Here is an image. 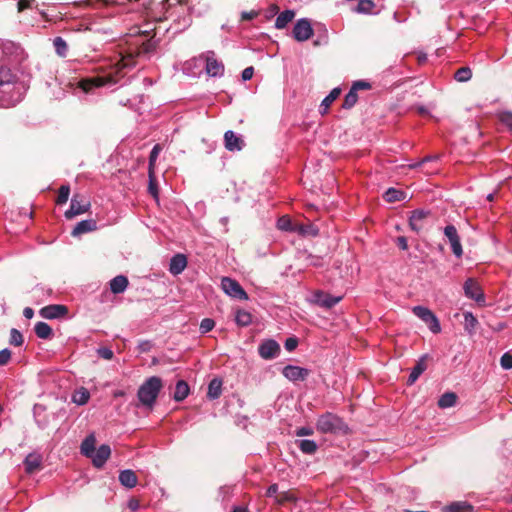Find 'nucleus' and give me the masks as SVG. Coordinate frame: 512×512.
Instances as JSON below:
<instances>
[{
  "label": "nucleus",
  "mask_w": 512,
  "mask_h": 512,
  "mask_svg": "<svg viewBox=\"0 0 512 512\" xmlns=\"http://www.w3.org/2000/svg\"><path fill=\"white\" fill-rule=\"evenodd\" d=\"M162 388V380L157 376L148 378L138 389L137 397L140 403L152 408Z\"/></svg>",
  "instance_id": "obj_1"
},
{
  "label": "nucleus",
  "mask_w": 512,
  "mask_h": 512,
  "mask_svg": "<svg viewBox=\"0 0 512 512\" xmlns=\"http://www.w3.org/2000/svg\"><path fill=\"white\" fill-rule=\"evenodd\" d=\"M348 427L336 415L326 413L322 415V433H330L334 435H345Z\"/></svg>",
  "instance_id": "obj_2"
},
{
  "label": "nucleus",
  "mask_w": 512,
  "mask_h": 512,
  "mask_svg": "<svg viewBox=\"0 0 512 512\" xmlns=\"http://www.w3.org/2000/svg\"><path fill=\"white\" fill-rule=\"evenodd\" d=\"M291 34L297 42L309 40L314 34L311 21L308 18H301L297 20L293 26Z\"/></svg>",
  "instance_id": "obj_3"
},
{
  "label": "nucleus",
  "mask_w": 512,
  "mask_h": 512,
  "mask_svg": "<svg viewBox=\"0 0 512 512\" xmlns=\"http://www.w3.org/2000/svg\"><path fill=\"white\" fill-rule=\"evenodd\" d=\"M117 80L112 77L111 75H104V76H93L91 78H85L82 79L79 82V87L82 89L83 92L88 93L91 92L94 88L103 87L106 85H112L115 84Z\"/></svg>",
  "instance_id": "obj_4"
},
{
  "label": "nucleus",
  "mask_w": 512,
  "mask_h": 512,
  "mask_svg": "<svg viewBox=\"0 0 512 512\" xmlns=\"http://www.w3.org/2000/svg\"><path fill=\"white\" fill-rule=\"evenodd\" d=\"M412 311L418 318L428 325L431 332L436 334L441 331L439 320L430 309L423 306H415Z\"/></svg>",
  "instance_id": "obj_5"
},
{
  "label": "nucleus",
  "mask_w": 512,
  "mask_h": 512,
  "mask_svg": "<svg viewBox=\"0 0 512 512\" xmlns=\"http://www.w3.org/2000/svg\"><path fill=\"white\" fill-rule=\"evenodd\" d=\"M221 288L230 297L237 298L240 300H247L248 294L241 287V285L234 279L229 277H223L221 280Z\"/></svg>",
  "instance_id": "obj_6"
},
{
  "label": "nucleus",
  "mask_w": 512,
  "mask_h": 512,
  "mask_svg": "<svg viewBox=\"0 0 512 512\" xmlns=\"http://www.w3.org/2000/svg\"><path fill=\"white\" fill-rule=\"evenodd\" d=\"M444 235L449 240L453 254L460 258L463 254V249L456 227L454 225H447L444 228Z\"/></svg>",
  "instance_id": "obj_7"
},
{
  "label": "nucleus",
  "mask_w": 512,
  "mask_h": 512,
  "mask_svg": "<svg viewBox=\"0 0 512 512\" xmlns=\"http://www.w3.org/2000/svg\"><path fill=\"white\" fill-rule=\"evenodd\" d=\"M206 73L211 77H221L224 74V65L215 58L213 51L206 53Z\"/></svg>",
  "instance_id": "obj_8"
},
{
  "label": "nucleus",
  "mask_w": 512,
  "mask_h": 512,
  "mask_svg": "<svg viewBox=\"0 0 512 512\" xmlns=\"http://www.w3.org/2000/svg\"><path fill=\"white\" fill-rule=\"evenodd\" d=\"M258 353L265 360L273 359L280 353V345L273 339L265 340L259 345Z\"/></svg>",
  "instance_id": "obj_9"
},
{
  "label": "nucleus",
  "mask_w": 512,
  "mask_h": 512,
  "mask_svg": "<svg viewBox=\"0 0 512 512\" xmlns=\"http://www.w3.org/2000/svg\"><path fill=\"white\" fill-rule=\"evenodd\" d=\"M431 216V212L428 210L417 209L411 213L409 218V225L415 232H420L426 223V220Z\"/></svg>",
  "instance_id": "obj_10"
},
{
  "label": "nucleus",
  "mask_w": 512,
  "mask_h": 512,
  "mask_svg": "<svg viewBox=\"0 0 512 512\" xmlns=\"http://www.w3.org/2000/svg\"><path fill=\"white\" fill-rule=\"evenodd\" d=\"M463 289L466 297L473 299L478 303L485 302L484 294L479 284L474 279H467L464 283Z\"/></svg>",
  "instance_id": "obj_11"
},
{
  "label": "nucleus",
  "mask_w": 512,
  "mask_h": 512,
  "mask_svg": "<svg viewBox=\"0 0 512 512\" xmlns=\"http://www.w3.org/2000/svg\"><path fill=\"white\" fill-rule=\"evenodd\" d=\"M282 374L285 378L292 382L303 381L309 374V371L305 368L294 366V365H286L282 369Z\"/></svg>",
  "instance_id": "obj_12"
},
{
  "label": "nucleus",
  "mask_w": 512,
  "mask_h": 512,
  "mask_svg": "<svg viewBox=\"0 0 512 512\" xmlns=\"http://www.w3.org/2000/svg\"><path fill=\"white\" fill-rule=\"evenodd\" d=\"M90 206V203L87 201H80L74 196L71 199L70 208L65 212V217L67 219H72L77 215L85 213Z\"/></svg>",
  "instance_id": "obj_13"
},
{
  "label": "nucleus",
  "mask_w": 512,
  "mask_h": 512,
  "mask_svg": "<svg viewBox=\"0 0 512 512\" xmlns=\"http://www.w3.org/2000/svg\"><path fill=\"white\" fill-rule=\"evenodd\" d=\"M111 454V449L108 445L102 444L98 449L91 454L89 457L95 467H102Z\"/></svg>",
  "instance_id": "obj_14"
},
{
  "label": "nucleus",
  "mask_w": 512,
  "mask_h": 512,
  "mask_svg": "<svg viewBox=\"0 0 512 512\" xmlns=\"http://www.w3.org/2000/svg\"><path fill=\"white\" fill-rule=\"evenodd\" d=\"M224 145L228 151H240L243 148V139L236 135L232 130L224 134Z\"/></svg>",
  "instance_id": "obj_15"
},
{
  "label": "nucleus",
  "mask_w": 512,
  "mask_h": 512,
  "mask_svg": "<svg viewBox=\"0 0 512 512\" xmlns=\"http://www.w3.org/2000/svg\"><path fill=\"white\" fill-rule=\"evenodd\" d=\"M67 307L64 305H48L40 310V315L45 319H56L67 313Z\"/></svg>",
  "instance_id": "obj_16"
},
{
  "label": "nucleus",
  "mask_w": 512,
  "mask_h": 512,
  "mask_svg": "<svg viewBox=\"0 0 512 512\" xmlns=\"http://www.w3.org/2000/svg\"><path fill=\"white\" fill-rule=\"evenodd\" d=\"M187 266V258L184 254L174 255L169 264V271L172 275L181 274Z\"/></svg>",
  "instance_id": "obj_17"
},
{
  "label": "nucleus",
  "mask_w": 512,
  "mask_h": 512,
  "mask_svg": "<svg viewBox=\"0 0 512 512\" xmlns=\"http://www.w3.org/2000/svg\"><path fill=\"white\" fill-rule=\"evenodd\" d=\"M42 463V457L38 453H30L28 454L24 459V467L25 471L28 474L34 473L36 470H38L41 467Z\"/></svg>",
  "instance_id": "obj_18"
},
{
  "label": "nucleus",
  "mask_w": 512,
  "mask_h": 512,
  "mask_svg": "<svg viewBox=\"0 0 512 512\" xmlns=\"http://www.w3.org/2000/svg\"><path fill=\"white\" fill-rule=\"evenodd\" d=\"M427 358L428 355H423L416 363V365L413 367L408 380L407 384L412 385L416 382V380L420 377V375L427 369Z\"/></svg>",
  "instance_id": "obj_19"
},
{
  "label": "nucleus",
  "mask_w": 512,
  "mask_h": 512,
  "mask_svg": "<svg viewBox=\"0 0 512 512\" xmlns=\"http://www.w3.org/2000/svg\"><path fill=\"white\" fill-rule=\"evenodd\" d=\"M96 228H97V223L95 220H93V219L82 220V221L78 222L76 224V226L73 228L72 235L74 237H77L84 233L94 231V230H96Z\"/></svg>",
  "instance_id": "obj_20"
},
{
  "label": "nucleus",
  "mask_w": 512,
  "mask_h": 512,
  "mask_svg": "<svg viewBox=\"0 0 512 512\" xmlns=\"http://www.w3.org/2000/svg\"><path fill=\"white\" fill-rule=\"evenodd\" d=\"M110 290L114 294L123 293L129 284L128 278L124 275H118L110 281Z\"/></svg>",
  "instance_id": "obj_21"
},
{
  "label": "nucleus",
  "mask_w": 512,
  "mask_h": 512,
  "mask_svg": "<svg viewBox=\"0 0 512 512\" xmlns=\"http://www.w3.org/2000/svg\"><path fill=\"white\" fill-rule=\"evenodd\" d=\"M120 483L126 488H134L137 485V476L130 469L122 470L119 474Z\"/></svg>",
  "instance_id": "obj_22"
},
{
  "label": "nucleus",
  "mask_w": 512,
  "mask_h": 512,
  "mask_svg": "<svg viewBox=\"0 0 512 512\" xmlns=\"http://www.w3.org/2000/svg\"><path fill=\"white\" fill-rule=\"evenodd\" d=\"M295 11L291 9H287L283 12H281L276 20H275V28L276 29H284L287 27V25L292 22V20L295 18Z\"/></svg>",
  "instance_id": "obj_23"
},
{
  "label": "nucleus",
  "mask_w": 512,
  "mask_h": 512,
  "mask_svg": "<svg viewBox=\"0 0 512 512\" xmlns=\"http://www.w3.org/2000/svg\"><path fill=\"white\" fill-rule=\"evenodd\" d=\"M295 233L298 235L307 237V236H317L318 228L311 222L308 223H297Z\"/></svg>",
  "instance_id": "obj_24"
},
{
  "label": "nucleus",
  "mask_w": 512,
  "mask_h": 512,
  "mask_svg": "<svg viewBox=\"0 0 512 512\" xmlns=\"http://www.w3.org/2000/svg\"><path fill=\"white\" fill-rule=\"evenodd\" d=\"M189 386L184 380H179L176 383L173 399L177 402L183 401L189 394Z\"/></svg>",
  "instance_id": "obj_25"
},
{
  "label": "nucleus",
  "mask_w": 512,
  "mask_h": 512,
  "mask_svg": "<svg viewBox=\"0 0 512 512\" xmlns=\"http://www.w3.org/2000/svg\"><path fill=\"white\" fill-rule=\"evenodd\" d=\"M298 221L292 220L289 216L284 215L277 221V228L282 231L295 233Z\"/></svg>",
  "instance_id": "obj_26"
},
{
  "label": "nucleus",
  "mask_w": 512,
  "mask_h": 512,
  "mask_svg": "<svg viewBox=\"0 0 512 512\" xmlns=\"http://www.w3.org/2000/svg\"><path fill=\"white\" fill-rule=\"evenodd\" d=\"M95 444L96 438L94 434L88 435L81 444V453L89 458L96 449Z\"/></svg>",
  "instance_id": "obj_27"
},
{
  "label": "nucleus",
  "mask_w": 512,
  "mask_h": 512,
  "mask_svg": "<svg viewBox=\"0 0 512 512\" xmlns=\"http://www.w3.org/2000/svg\"><path fill=\"white\" fill-rule=\"evenodd\" d=\"M222 392V381L220 379L214 378L210 381L208 385L207 396L209 399H217L220 397Z\"/></svg>",
  "instance_id": "obj_28"
},
{
  "label": "nucleus",
  "mask_w": 512,
  "mask_h": 512,
  "mask_svg": "<svg viewBox=\"0 0 512 512\" xmlns=\"http://www.w3.org/2000/svg\"><path fill=\"white\" fill-rule=\"evenodd\" d=\"M445 512H472L473 506L465 501L453 502L444 509Z\"/></svg>",
  "instance_id": "obj_29"
},
{
  "label": "nucleus",
  "mask_w": 512,
  "mask_h": 512,
  "mask_svg": "<svg viewBox=\"0 0 512 512\" xmlns=\"http://www.w3.org/2000/svg\"><path fill=\"white\" fill-rule=\"evenodd\" d=\"M343 296H344L343 293H340L335 296H331L328 293H325L324 291H322V309L332 308L335 304H337L338 302H340L343 299Z\"/></svg>",
  "instance_id": "obj_30"
},
{
  "label": "nucleus",
  "mask_w": 512,
  "mask_h": 512,
  "mask_svg": "<svg viewBox=\"0 0 512 512\" xmlns=\"http://www.w3.org/2000/svg\"><path fill=\"white\" fill-rule=\"evenodd\" d=\"M34 331L41 339H48L52 336V329L46 322H37L35 324Z\"/></svg>",
  "instance_id": "obj_31"
},
{
  "label": "nucleus",
  "mask_w": 512,
  "mask_h": 512,
  "mask_svg": "<svg viewBox=\"0 0 512 512\" xmlns=\"http://www.w3.org/2000/svg\"><path fill=\"white\" fill-rule=\"evenodd\" d=\"M89 399L90 393L84 387H81L80 389L76 390L72 395V401L77 405H85L89 401Z\"/></svg>",
  "instance_id": "obj_32"
},
{
  "label": "nucleus",
  "mask_w": 512,
  "mask_h": 512,
  "mask_svg": "<svg viewBox=\"0 0 512 512\" xmlns=\"http://www.w3.org/2000/svg\"><path fill=\"white\" fill-rule=\"evenodd\" d=\"M383 197L387 202L393 203V202L404 200L406 195H405V192H403L401 190H398L395 188H389L384 193Z\"/></svg>",
  "instance_id": "obj_33"
},
{
  "label": "nucleus",
  "mask_w": 512,
  "mask_h": 512,
  "mask_svg": "<svg viewBox=\"0 0 512 512\" xmlns=\"http://www.w3.org/2000/svg\"><path fill=\"white\" fill-rule=\"evenodd\" d=\"M457 395L454 392L444 393L438 400V406L440 408H449L456 404Z\"/></svg>",
  "instance_id": "obj_34"
},
{
  "label": "nucleus",
  "mask_w": 512,
  "mask_h": 512,
  "mask_svg": "<svg viewBox=\"0 0 512 512\" xmlns=\"http://www.w3.org/2000/svg\"><path fill=\"white\" fill-rule=\"evenodd\" d=\"M296 444L299 449L305 454H313L317 450V444L313 440H296Z\"/></svg>",
  "instance_id": "obj_35"
},
{
  "label": "nucleus",
  "mask_w": 512,
  "mask_h": 512,
  "mask_svg": "<svg viewBox=\"0 0 512 512\" xmlns=\"http://www.w3.org/2000/svg\"><path fill=\"white\" fill-rule=\"evenodd\" d=\"M235 321L240 326H248L252 322V315L246 310H237Z\"/></svg>",
  "instance_id": "obj_36"
},
{
  "label": "nucleus",
  "mask_w": 512,
  "mask_h": 512,
  "mask_svg": "<svg viewBox=\"0 0 512 512\" xmlns=\"http://www.w3.org/2000/svg\"><path fill=\"white\" fill-rule=\"evenodd\" d=\"M53 45H54L56 53L59 56H61V57H65L66 56L67 50H68V45H67L66 41L62 37H56L53 40Z\"/></svg>",
  "instance_id": "obj_37"
},
{
  "label": "nucleus",
  "mask_w": 512,
  "mask_h": 512,
  "mask_svg": "<svg viewBox=\"0 0 512 512\" xmlns=\"http://www.w3.org/2000/svg\"><path fill=\"white\" fill-rule=\"evenodd\" d=\"M358 101V94L352 88L345 95L342 107L345 109H351Z\"/></svg>",
  "instance_id": "obj_38"
},
{
  "label": "nucleus",
  "mask_w": 512,
  "mask_h": 512,
  "mask_svg": "<svg viewBox=\"0 0 512 512\" xmlns=\"http://www.w3.org/2000/svg\"><path fill=\"white\" fill-rule=\"evenodd\" d=\"M463 316H464L465 329L469 333H472L474 331L476 325L478 324L476 317L471 312H465L463 314Z\"/></svg>",
  "instance_id": "obj_39"
},
{
  "label": "nucleus",
  "mask_w": 512,
  "mask_h": 512,
  "mask_svg": "<svg viewBox=\"0 0 512 512\" xmlns=\"http://www.w3.org/2000/svg\"><path fill=\"white\" fill-rule=\"evenodd\" d=\"M472 77V71L469 67H462L455 72L454 78L458 82H467Z\"/></svg>",
  "instance_id": "obj_40"
},
{
  "label": "nucleus",
  "mask_w": 512,
  "mask_h": 512,
  "mask_svg": "<svg viewBox=\"0 0 512 512\" xmlns=\"http://www.w3.org/2000/svg\"><path fill=\"white\" fill-rule=\"evenodd\" d=\"M374 3L372 0H359L356 8H355V11L357 13H370L372 11V9L374 8Z\"/></svg>",
  "instance_id": "obj_41"
},
{
  "label": "nucleus",
  "mask_w": 512,
  "mask_h": 512,
  "mask_svg": "<svg viewBox=\"0 0 512 512\" xmlns=\"http://www.w3.org/2000/svg\"><path fill=\"white\" fill-rule=\"evenodd\" d=\"M69 195H70V187L67 186V185H62L59 188V192H58L56 203L58 205L65 204L68 201Z\"/></svg>",
  "instance_id": "obj_42"
},
{
  "label": "nucleus",
  "mask_w": 512,
  "mask_h": 512,
  "mask_svg": "<svg viewBox=\"0 0 512 512\" xmlns=\"http://www.w3.org/2000/svg\"><path fill=\"white\" fill-rule=\"evenodd\" d=\"M23 341L21 332L15 328L11 329L9 343L14 346H21Z\"/></svg>",
  "instance_id": "obj_43"
},
{
  "label": "nucleus",
  "mask_w": 512,
  "mask_h": 512,
  "mask_svg": "<svg viewBox=\"0 0 512 512\" xmlns=\"http://www.w3.org/2000/svg\"><path fill=\"white\" fill-rule=\"evenodd\" d=\"M341 93V88L339 87H336L334 88L329 95H327L323 100H322V105H324L326 108H328L340 95Z\"/></svg>",
  "instance_id": "obj_44"
},
{
  "label": "nucleus",
  "mask_w": 512,
  "mask_h": 512,
  "mask_svg": "<svg viewBox=\"0 0 512 512\" xmlns=\"http://www.w3.org/2000/svg\"><path fill=\"white\" fill-rule=\"evenodd\" d=\"M215 326V322L213 319L204 318L200 323V331L202 333H207L211 331Z\"/></svg>",
  "instance_id": "obj_45"
},
{
  "label": "nucleus",
  "mask_w": 512,
  "mask_h": 512,
  "mask_svg": "<svg viewBox=\"0 0 512 512\" xmlns=\"http://www.w3.org/2000/svg\"><path fill=\"white\" fill-rule=\"evenodd\" d=\"M500 364L505 370L512 369V355L508 352L504 353L500 359Z\"/></svg>",
  "instance_id": "obj_46"
},
{
  "label": "nucleus",
  "mask_w": 512,
  "mask_h": 512,
  "mask_svg": "<svg viewBox=\"0 0 512 512\" xmlns=\"http://www.w3.org/2000/svg\"><path fill=\"white\" fill-rule=\"evenodd\" d=\"M351 88L355 92H358L359 90H369L371 88V84L364 80H358L352 84Z\"/></svg>",
  "instance_id": "obj_47"
},
{
  "label": "nucleus",
  "mask_w": 512,
  "mask_h": 512,
  "mask_svg": "<svg viewBox=\"0 0 512 512\" xmlns=\"http://www.w3.org/2000/svg\"><path fill=\"white\" fill-rule=\"evenodd\" d=\"M97 354L99 355V357H101L105 360H111L114 355L113 351L108 347H100L97 350Z\"/></svg>",
  "instance_id": "obj_48"
},
{
  "label": "nucleus",
  "mask_w": 512,
  "mask_h": 512,
  "mask_svg": "<svg viewBox=\"0 0 512 512\" xmlns=\"http://www.w3.org/2000/svg\"><path fill=\"white\" fill-rule=\"evenodd\" d=\"M298 346V339L296 337H289L284 343V347L288 352H292Z\"/></svg>",
  "instance_id": "obj_49"
},
{
  "label": "nucleus",
  "mask_w": 512,
  "mask_h": 512,
  "mask_svg": "<svg viewBox=\"0 0 512 512\" xmlns=\"http://www.w3.org/2000/svg\"><path fill=\"white\" fill-rule=\"evenodd\" d=\"M161 148H160V145L159 144H156L151 152H150V156H149V167L151 168L154 164V162L156 161L158 155H159V152H160Z\"/></svg>",
  "instance_id": "obj_50"
},
{
  "label": "nucleus",
  "mask_w": 512,
  "mask_h": 512,
  "mask_svg": "<svg viewBox=\"0 0 512 512\" xmlns=\"http://www.w3.org/2000/svg\"><path fill=\"white\" fill-rule=\"evenodd\" d=\"M11 359V351L8 348L0 351V365H6Z\"/></svg>",
  "instance_id": "obj_51"
},
{
  "label": "nucleus",
  "mask_w": 512,
  "mask_h": 512,
  "mask_svg": "<svg viewBox=\"0 0 512 512\" xmlns=\"http://www.w3.org/2000/svg\"><path fill=\"white\" fill-rule=\"evenodd\" d=\"M149 192H150V194H151L153 197L157 198V196H158V190H157V186H156V184H155V182H154V179H153V176H152V172H151V171H150V173H149Z\"/></svg>",
  "instance_id": "obj_52"
},
{
  "label": "nucleus",
  "mask_w": 512,
  "mask_h": 512,
  "mask_svg": "<svg viewBox=\"0 0 512 512\" xmlns=\"http://www.w3.org/2000/svg\"><path fill=\"white\" fill-rule=\"evenodd\" d=\"M12 75L8 70L1 69L0 70V85L9 83L11 81Z\"/></svg>",
  "instance_id": "obj_53"
},
{
  "label": "nucleus",
  "mask_w": 512,
  "mask_h": 512,
  "mask_svg": "<svg viewBox=\"0 0 512 512\" xmlns=\"http://www.w3.org/2000/svg\"><path fill=\"white\" fill-rule=\"evenodd\" d=\"M254 75V68L252 66L245 68L242 71L241 77L243 81L250 80Z\"/></svg>",
  "instance_id": "obj_54"
},
{
  "label": "nucleus",
  "mask_w": 512,
  "mask_h": 512,
  "mask_svg": "<svg viewBox=\"0 0 512 512\" xmlns=\"http://www.w3.org/2000/svg\"><path fill=\"white\" fill-rule=\"evenodd\" d=\"M501 121L507 126L509 127L510 129H512V113H504L502 116H501Z\"/></svg>",
  "instance_id": "obj_55"
},
{
  "label": "nucleus",
  "mask_w": 512,
  "mask_h": 512,
  "mask_svg": "<svg viewBox=\"0 0 512 512\" xmlns=\"http://www.w3.org/2000/svg\"><path fill=\"white\" fill-rule=\"evenodd\" d=\"M439 157L436 155V156H427L425 158H423L420 162L418 163H415L413 165H410L411 168H417V167H420L422 165H424L425 163H427L428 161H431V160H437Z\"/></svg>",
  "instance_id": "obj_56"
},
{
  "label": "nucleus",
  "mask_w": 512,
  "mask_h": 512,
  "mask_svg": "<svg viewBox=\"0 0 512 512\" xmlns=\"http://www.w3.org/2000/svg\"><path fill=\"white\" fill-rule=\"evenodd\" d=\"M397 245L402 250L408 249L407 239L404 236H400L397 238Z\"/></svg>",
  "instance_id": "obj_57"
},
{
  "label": "nucleus",
  "mask_w": 512,
  "mask_h": 512,
  "mask_svg": "<svg viewBox=\"0 0 512 512\" xmlns=\"http://www.w3.org/2000/svg\"><path fill=\"white\" fill-rule=\"evenodd\" d=\"M258 16V12L257 11H249V12H243L242 13V19L243 20H252L254 19L255 17Z\"/></svg>",
  "instance_id": "obj_58"
},
{
  "label": "nucleus",
  "mask_w": 512,
  "mask_h": 512,
  "mask_svg": "<svg viewBox=\"0 0 512 512\" xmlns=\"http://www.w3.org/2000/svg\"><path fill=\"white\" fill-rule=\"evenodd\" d=\"M310 434H312V430H311V428H308V427H301V428L297 429V431H296L297 436H305V435H310Z\"/></svg>",
  "instance_id": "obj_59"
},
{
  "label": "nucleus",
  "mask_w": 512,
  "mask_h": 512,
  "mask_svg": "<svg viewBox=\"0 0 512 512\" xmlns=\"http://www.w3.org/2000/svg\"><path fill=\"white\" fill-rule=\"evenodd\" d=\"M278 491V485L277 484H272L271 486H269V488L267 489V496L268 497H273L276 495Z\"/></svg>",
  "instance_id": "obj_60"
},
{
  "label": "nucleus",
  "mask_w": 512,
  "mask_h": 512,
  "mask_svg": "<svg viewBox=\"0 0 512 512\" xmlns=\"http://www.w3.org/2000/svg\"><path fill=\"white\" fill-rule=\"evenodd\" d=\"M23 315H24L25 318L31 319L34 316V310L32 308H30V307H26L23 310Z\"/></svg>",
  "instance_id": "obj_61"
},
{
  "label": "nucleus",
  "mask_w": 512,
  "mask_h": 512,
  "mask_svg": "<svg viewBox=\"0 0 512 512\" xmlns=\"http://www.w3.org/2000/svg\"><path fill=\"white\" fill-rule=\"evenodd\" d=\"M154 48V44L151 41H147L143 44V52L148 53Z\"/></svg>",
  "instance_id": "obj_62"
},
{
  "label": "nucleus",
  "mask_w": 512,
  "mask_h": 512,
  "mask_svg": "<svg viewBox=\"0 0 512 512\" xmlns=\"http://www.w3.org/2000/svg\"><path fill=\"white\" fill-rule=\"evenodd\" d=\"M128 507H129L131 510L135 511V510H137V509H138V507H139V503H138V501H137V500H133V499H132V500H130V501H129V503H128Z\"/></svg>",
  "instance_id": "obj_63"
},
{
  "label": "nucleus",
  "mask_w": 512,
  "mask_h": 512,
  "mask_svg": "<svg viewBox=\"0 0 512 512\" xmlns=\"http://www.w3.org/2000/svg\"><path fill=\"white\" fill-rule=\"evenodd\" d=\"M279 11V7L276 5V4H272L270 7H269V13L270 15H275L277 14Z\"/></svg>",
  "instance_id": "obj_64"
}]
</instances>
